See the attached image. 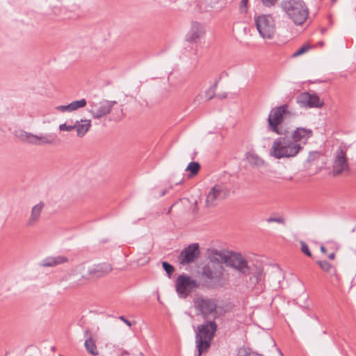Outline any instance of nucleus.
Here are the masks:
<instances>
[{
	"instance_id": "1",
	"label": "nucleus",
	"mask_w": 356,
	"mask_h": 356,
	"mask_svg": "<svg viewBox=\"0 0 356 356\" xmlns=\"http://www.w3.org/2000/svg\"><path fill=\"white\" fill-rule=\"evenodd\" d=\"M312 136L313 131L310 129L297 127L293 129L291 127H288L282 135L274 140L270 155L278 159L294 157L303 149L299 143L306 144Z\"/></svg>"
},
{
	"instance_id": "2",
	"label": "nucleus",
	"mask_w": 356,
	"mask_h": 356,
	"mask_svg": "<svg viewBox=\"0 0 356 356\" xmlns=\"http://www.w3.org/2000/svg\"><path fill=\"white\" fill-rule=\"evenodd\" d=\"M280 7L296 25H302L308 17L309 8L303 0H283Z\"/></svg>"
},
{
	"instance_id": "3",
	"label": "nucleus",
	"mask_w": 356,
	"mask_h": 356,
	"mask_svg": "<svg viewBox=\"0 0 356 356\" xmlns=\"http://www.w3.org/2000/svg\"><path fill=\"white\" fill-rule=\"evenodd\" d=\"M216 330L217 324L214 321H209L198 325L195 338L199 356L208 350Z\"/></svg>"
},
{
	"instance_id": "4",
	"label": "nucleus",
	"mask_w": 356,
	"mask_h": 356,
	"mask_svg": "<svg viewBox=\"0 0 356 356\" xmlns=\"http://www.w3.org/2000/svg\"><path fill=\"white\" fill-rule=\"evenodd\" d=\"M288 104H283L282 106L273 108L268 115V129L279 135H282L284 129L288 126L284 122V115L289 113L288 111Z\"/></svg>"
},
{
	"instance_id": "5",
	"label": "nucleus",
	"mask_w": 356,
	"mask_h": 356,
	"mask_svg": "<svg viewBox=\"0 0 356 356\" xmlns=\"http://www.w3.org/2000/svg\"><path fill=\"white\" fill-rule=\"evenodd\" d=\"M225 268L220 264L207 263L202 269V276L215 286H222L226 280L223 278Z\"/></svg>"
},
{
	"instance_id": "6",
	"label": "nucleus",
	"mask_w": 356,
	"mask_h": 356,
	"mask_svg": "<svg viewBox=\"0 0 356 356\" xmlns=\"http://www.w3.org/2000/svg\"><path fill=\"white\" fill-rule=\"evenodd\" d=\"M229 195V189L222 183L215 184L209 191L206 199L207 207H214Z\"/></svg>"
},
{
	"instance_id": "7",
	"label": "nucleus",
	"mask_w": 356,
	"mask_h": 356,
	"mask_svg": "<svg viewBox=\"0 0 356 356\" xmlns=\"http://www.w3.org/2000/svg\"><path fill=\"white\" fill-rule=\"evenodd\" d=\"M255 25L263 38L270 39L275 33V23L270 15H261L255 19Z\"/></svg>"
},
{
	"instance_id": "8",
	"label": "nucleus",
	"mask_w": 356,
	"mask_h": 356,
	"mask_svg": "<svg viewBox=\"0 0 356 356\" xmlns=\"http://www.w3.org/2000/svg\"><path fill=\"white\" fill-rule=\"evenodd\" d=\"M224 264L245 275L250 271L247 260L240 253L227 251V255L224 256Z\"/></svg>"
},
{
	"instance_id": "9",
	"label": "nucleus",
	"mask_w": 356,
	"mask_h": 356,
	"mask_svg": "<svg viewBox=\"0 0 356 356\" xmlns=\"http://www.w3.org/2000/svg\"><path fill=\"white\" fill-rule=\"evenodd\" d=\"M117 104L115 101H108L103 99L99 102L90 101V108L88 112L90 113L95 119L102 118L110 113L112 107Z\"/></svg>"
},
{
	"instance_id": "10",
	"label": "nucleus",
	"mask_w": 356,
	"mask_h": 356,
	"mask_svg": "<svg viewBox=\"0 0 356 356\" xmlns=\"http://www.w3.org/2000/svg\"><path fill=\"white\" fill-rule=\"evenodd\" d=\"M200 255L198 243H191L179 252V264L186 265L194 262Z\"/></svg>"
},
{
	"instance_id": "11",
	"label": "nucleus",
	"mask_w": 356,
	"mask_h": 356,
	"mask_svg": "<svg viewBox=\"0 0 356 356\" xmlns=\"http://www.w3.org/2000/svg\"><path fill=\"white\" fill-rule=\"evenodd\" d=\"M296 102L302 108H321L324 103L316 93L303 92L296 98Z\"/></svg>"
},
{
	"instance_id": "12",
	"label": "nucleus",
	"mask_w": 356,
	"mask_h": 356,
	"mask_svg": "<svg viewBox=\"0 0 356 356\" xmlns=\"http://www.w3.org/2000/svg\"><path fill=\"white\" fill-rule=\"evenodd\" d=\"M194 307L204 318L216 310V303L214 300L198 297L194 300Z\"/></svg>"
},
{
	"instance_id": "13",
	"label": "nucleus",
	"mask_w": 356,
	"mask_h": 356,
	"mask_svg": "<svg viewBox=\"0 0 356 356\" xmlns=\"http://www.w3.org/2000/svg\"><path fill=\"white\" fill-rule=\"evenodd\" d=\"M200 284L190 276L179 275V296L186 298L199 287Z\"/></svg>"
},
{
	"instance_id": "14",
	"label": "nucleus",
	"mask_w": 356,
	"mask_h": 356,
	"mask_svg": "<svg viewBox=\"0 0 356 356\" xmlns=\"http://www.w3.org/2000/svg\"><path fill=\"white\" fill-rule=\"evenodd\" d=\"M204 26L199 22H194L185 36V41L189 43H197L204 37Z\"/></svg>"
},
{
	"instance_id": "15",
	"label": "nucleus",
	"mask_w": 356,
	"mask_h": 356,
	"mask_svg": "<svg viewBox=\"0 0 356 356\" xmlns=\"http://www.w3.org/2000/svg\"><path fill=\"white\" fill-rule=\"evenodd\" d=\"M348 168V159L346 156V152L340 149L337 152V154L333 163L332 173L334 176L340 175L343 170Z\"/></svg>"
},
{
	"instance_id": "16",
	"label": "nucleus",
	"mask_w": 356,
	"mask_h": 356,
	"mask_svg": "<svg viewBox=\"0 0 356 356\" xmlns=\"http://www.w3.org/2000/svg\"><path fill=\"white\" fill-rule=\"evenodd\" d=\"M206 255L209 260L208 263L220 264L222 265L224 263V256L227 255V252L209 248L206 250Z\"/></svg>"
},
{
	"instance_id": "17",
	"label": "nucleus",
	"mask_w": 356,
	"mask_h": 356,
	"mask_svg": "<svg viewBox=\"0 0 356 356\" xmlns=\"http://www.w3.org/2000/svg\"><path fill=\"white\" fill-rule=\"evenodd\" d=\"M68 261V257L65 256L47 257L41 261L40 266L43 267H54L67 263Z\"/></svg>"
},
{
	"instance_id": "18",
	"label": "nucleus",
	"mask_w": 356,
	"mask_h": 356,
	"mask_svg": "<svg viewBox=\"0 0 356 356\" xmlns=\"http://www.w3.org/2000/svg\"><path fill=\"white\" fill-rule=\"evenodd\" d=\"M112 269V266L110 264L103 263L90 268L88 270V273L91 275H95L97 277H101L110 273Z\"/></svg>"
},
{
	"instance_id": "19",
	"label": "nucleus",
	"mask_w": 356,
	"mask_h": 356,
	"mask_svg": "<svg viewBox=\"0 0 356 356\" xmlns=\"http://www.w3.org/2000/svg\"><path fill=\"white\" fill-rule=\"evenodd\" d=\"M44 206L43 202H40L38 204L35 205L31 210V217L26 222L27 227H33L38 221L42 210Z\"/></svg>"
},
{
	"instance_id": "20",
	"label": "nucleus",
	"mask_w": 356,
	"mask_h": 356,
	"mask_svg": "<svg viewBox=\"0 0 356 356\" xmlns=\"http://www.w3.org/2000/svg\"><path fill=\"white\" fill-rule=\"evenodd\" d=\"M91 127L90 120H83L75 122V129L79 137H83L90 129Z\"/></svg>"
},
{
	"instance_id": "21",
	"label": "nucleus",
	"mask_w": 356,
	"mask_h": 356,
	"mask_svg": "<svg viewBox=\"0 0 356 356\" xmlns=\"http://www.w3.org/2000/svg\"><path fill=\"white\" fill-rule=\"evenodd\" d=\"M218 81H216L213 86H211L207 90H203L202 93L198 95L199 98H204L206 100H210L216 96V89L218 86Z\"/></svg>"
},
{
	"instance_id": "22",
	"label": "nucleus",
	"mask_w": 356,
	"mask_h": 356,
	"mask_svg": "<svg viewBox=\"0 0 356 356\" xmlns=\"http://www.w3.org/2000/svg\"><path fill=\"white\" fill-rule=\"evenodd\" d=\"M84 346L87 352L93 355L97 356L99 355V351L95 343V341L92 338H88L85 340Z\"/></svg>"
},
{
	"instance_id": "23",
	"label": "nucleus",
	"mask_w": 356,
	"mask_h": 356,
	"mask_svg": "<svg viewBox=\"0 0 356 356\" xmlns=\"http://www.w3.org/2000/svg\"><path fill=\"white\" fill-rule=\"evenodd\" d=\"M56 136L54 134H47L44 136H38V145H52L55 143Z\"/></svg>"
},
{
	"instance_id": "24",
	"label": "nucleus",
	"mask_w": 356,
	"mask_h": 356,
	"mask_svg": "<svg viewBox=\"0 0 356 356\" xmlns=\"http://www.w3.org/2000/svg\"><path fill=\"white\" fill-rule=\"evenodd\" d=\"M246 159L252 166H260L264 163V161L257 154L252 152H248Z\"/></svg>"
},
{
	"instance_id": "25",
	"label": "nucleus",
	"mask_w": 356,
	"mask_h": 356,
	"mask_svg": "<svg viewBox=\"0 0 356 356\" xmlns=\"http://www.w3.org/2000/svg\"><path fill=\"white\" fill-rule=\"evenodd\" d=\"M200 165L198 162H196V161H192V162L189 163V164L188 165V166L186 168V171L190 172V175H189L190 177H192L196 175L198 173V172L200 171Z\"/></svg>"
},
{
	"instance_id": "26",
	"label": "nucleus",
	"mask_w": 356,
	"mask_h": 356,
	"mask_svg": "<svg viewBox=\"0 0 356 356\" xmlns=\"http://www.w3.org/2000/svg\"><path fill=\"white\" fill-rule=\"evenodd\" d=\"M263 277V270L261 268H257L256 272L250 277V284L254 286L259 283Z\"/></svg>"
},
{
	"instance_id": "27",
	"label": "nucleus",
	"mask_w": 356,
	"mask_h": 356,
	"mask_svg": "<svg viewBox=\"0 0 356 356\" xmlns=\"http://www.w3.org/2000/svg\"><path fill=\"white\" fill-rule=\"evenodd\" d=\"M70 112L76 111L79 108H83L87 105V101L85 99L73 101L69 104Z\"/></svg>"
},
{
	"instance_id": "28",
	"label": "nucleus",
	"mask_w": 356,
	"mask_h": 356,
	"mask_svg": "<svg viewBox=\"0 0 356 356\" xmlns=\"http://www.w3.org/2000/svg\"><path fill=\"white\" fill-rule=\"evenodd\" d=\"M162 266H163V270L166 272L168 277H170L171 275L172 274V273L175 270V267L172 264L168 263V261H162Z\"/></svg>"
},
{
	"instance_id": "29",
	"label": "nucleus",
	"mask_w": 356,
	"mask_h": 356,
	"mask_svg": "<svg viewBox=\"0 0 356 356\" xmlns=\"http://www.w3.org/2000/svg\"><path fill=\"white\" fill-rule=\"evenodd\" d=\"M310 49V46L307 44H305L302 46L300 49H298L296 51H295L292 54L293 58L298 57L305 53H306Z\"/></svg>"
},
{
	"instance_id": "30",
	"label": "nucleus",
	"mask_w": 356,
	"mask_h": 356,
	"mask_svg": "<svg viewBox=\"0 0 356 356\" xmlns=\"http://www.w3.org/2000/svg\"><path fill=\"white\" fill-rule=\"evenodd\" d=\"M317 264L319 265L320 268L325 272H329L332 268V265L325 260H319L317 261Z\"/></svg>"
},
{
	"instance_id": "31",
	"label": "nucleus",
	"mask_w": 356,
	"mask_h": 356,
	"mask_svg": "<svg viewBox=\"0 0 356 356\" xmlns=\"http://www.w3.org/2000/svg\"><path fill=\"white\" fill-rule=\"evenodd\" d=\"M300 250H301L302 252H303L307 257H312V254L311 251L309 250L307 244L303 241H301L300 242Z\"/></svg>"
},
{
	"instance_id": "32",
	"label": "nucleus",
	"mask_w": 356,
	"mask_h": 356,
	"mask_svg": "<svg viewBox=\"0 0 356 356\" xmlns=\"http://www.w3.org/2000/svg\"><path fill=\"white\" fill-rule=\"evenodd\" d=\"M238 356H262V355L252 353L250 349L243 348L238 351Z\"/></svg>"
},
{
	"instance_id": "33",
	"label": "nucleus",
	"mask_w": 356,
	"mask_h": 356,
	"mask_svg": "<svg viewBox=\"0 0 356 356\" xmlns=\"http://www.w3.org/2000/svg\"><path fill=\"white\" fill-rule=\"evenodd\" d=\"M60 131H71L73 129H75V124H67V122L61 124L58 127Z\"/></svg>"
},
{
	"instance_id": "34",
	"label": "nucleus",
	"mask_w": 356,
	"mask_h": 356,
	"mask_svg": "<svg viewBox=\"0 0 356 356\" xmlns=\"http://www.w3.org/2000/svg\"><path fill=\"white\" fill-rule=\"evenodd\" d=\"M26 138L29 143L38 145V144L36 143H38V136L32 134H26Z\"/></svg>"
},
{
	"instance_id": "35",
	"label": "nucleus",
	"mask_w": 356,
	"mask_h": 356,
	"mask_svg": "<svg viewBox=\"0 0 356 356\" xmlns=\"http://www.w3.org/2000/svg\"><path fill=\"white\" fill-rule=\"evenodd\" d=\"M267 222H277L284 225L285 223L284 218L282 217L279 218H274V217H270L267 220Z\"/></svg>"
},
{
	"instance_id": "36",
	"label": "nucleus",
	"mask_w": 356,
	"mask_h": 356,
	"mask_svg": "<svg viewBox=\"0 0 356 356\" xmlns=\"http://www.w3.org/2000/svg\"><path fill=\"white\" fill-rule=\"evenodd\" d=\"M172 189V186L169 188V189H159L156 188L154 190V193L158 192L159 193V197H161L163 196L165 194L168 193L169 191Z\"/></svg>"
},
{
	"instance_id": "37",
	"label": "nucleus",
	"mask_w": 356,
	"mask_h": 356,
	"mask_svg": "<svg viewBox=\"0 0 356 356\" xmlns=\"http://www.w3.org/2000/svg\"><path fill=\"white\" fill-rule=\"evenodd\" d=\"M56 109L60 112H70V105H61L56 107Z\"/></svg>"
},
{
	"instance_id": "38",
	"label": "nucleus",
	"mask_w": 356,
	"mask_h": 356,
	"mask_svg": "<svg viewBox=\"0 0 356 356\" xmlns=\"http://www.w3.org/2000/svg\"><path fill=\"white\" fill-rule=\"evenodd\" d=\"M277 0H261L262 3L265 6H268V7L275 5L277 3Z\"/></svg>"
},
{
	"instance_id": "39",
	"label": "nucleus",
	"mask_w": 356,
	"mask_h": 356,
	"mask_svg": "<svg viewBox=\"0 0 356 356\" xmlns=\"http://www.w3.org/2000/svg\"><path fill=\"white\" fill-rule=\"evenodd\" d=\"M247 3H248V0H241V1L240 8H241V11H243V10L245 12L247 11V8H246Z\"/></svg>"
},
{
	"instance_id": "40",
	"label": "nucleus",
	"mask_w": 356,
	"mask_h": 356,
	"mask_svg": "<svg viewBox=\"0 0 356 356\" xmlns=\"http://www.w3.org/2000/svg\"><path fill=\"white\" fill-rule=\"evenodd\" d=\"M92 334L89 328H87L84 331L83 337L86 339H88V338H92Z\"/></svg>"
},
{
	"instance_id": "41",
	"label": "nucleus",
	"mask_w": 356,
	"mask_h": 356,
	"mask_svg": "<svg viewBox=\"0 0 356 356\" xmlns=\"http://www.w3.org/2000/svg\"><path fill=\"white\" fill-rule=\"evenodd\" d=\"M191 209H192V212L193 213H195L197 211V200H194L193 202V204L191 205Z\"/></svg>"
},
{
	"instance_id": "42",
	"label": "nucleus",
	"mask_w": 356,
	"mask_h": 356,
	"mask_svg": "<svg viewBox=\"0 0 356 356\" xmlns=\"http://www.w3.org/2000/svg\"><path fill=\"white\" fill-rule=\"evenodd\" d=\"M119 319H120L122 321H123L129 327H131L132 325V323H131V321L127 320L124 316H120L119 317Z\"/></svg>"
},
{
	"instance_id": "43",
	"label": "nucleus",
	"mask_w": 356,
	"mask_h": 356,
	"mask_svg": "<svg viewBox=\"0 0 356 356\" xmlns=\"http://www.w3.org/2000/svg\"><path fill=\"white\" fill-rule=\"evenodd\" d=\"M215 97L219 98V99H225L227 97V94L226 92L222 93V94H218Z\"/></svg>"
},
{
	"instance_id": "44",
	"label": "nucleus",
	"mask_w": 356,
	"mask_h": 356,
	"mask_svg": "<svg viewBox=\"0 0 356 356\" xmlns=\"http://www.w3.org/2000/svg\"><path fill=\"white\" fill-rule=\"evenodd\" d=\"M316 155H317V153H311L309 156L308 160L313 161L314 159H315Z\"/></svg>"
},
{
	"instance_id": "45",
	"label": "nucleus",
	"mask_w": 356,
	"mask_h": 356,
	"mask_svg": "<svg viewBox=\"0 0 356 356\" xmlns=\"http://www.w3.org/2000/svg\"><path fill=\"white\" fill-rule=\"evenodd\" d=\"M175 288L176 292L178 293V289H179V286H178V277H177L176 280H175Z\"/></svg>"
},
{
	"instance_id": "46",
	"label": "nucleus",
	"mask_w": 356,
	"mask_h": 356,
	"mask_svg": "<svg viewBox=\"0 0 356 356\" xmlns=\"http://www.w3.org/2000/svg\"><path fill=\"white\" fill-rule=\"evenodd\" d=\"M320 250H321V252L324 253V254L326 253V252H327L326 248L323 245L321 246Z\"/></svg>"
},
{
	"instance_id": "47",
	"label": "nucleus",
	"mask_w": 356,
	"mask_h": 356,
	"mask_svg": "<svg viewBox=\"0 0 356 356\" xmlns=\"http://www.w3.org/2000/svg\"><path fill=\"white\" fill-rule=\"evenodd\" d=\"M179 201L181 202L182 204L189 202L188 199H186V198H184V199L179 198Z\"/></svg>"
},
{
	"instance_id": "48",
	"label": "nucleus",
	"mask_w": 356,
	"mask_h": 356,
	"mask_svg": "<svg viewBox=\"0 0 356 356\" xmlns=\"http://www.w3.org/2000/svg\"><path fill=\"white\" fill-rule=\"evenodd\" d=\"M334 257H335V254H334V252H332V253H330V254L328 255V258H329L330 259H334Z\"/></svg>"
},
{
	"instance_id": "49",
	"label": "nucleus",
	"mask_w": 356,
	"mask_h": 356,
	"mask_svg": "<svg viewBox=\"0 0 356 356\" xmlns=\"http://www.w3.org/2000/svg\"><path fill=\"white\" fill-rule=\"evenodd\" d=\"M129 355V352L127 350L123 351L120 356L128 355Z\"/></svg>"
},
{
	"instance_id": "50",
	"label": "nucleus",
	"mask_w": 356,
	"mask_h": 356,
	"mask_svg": "<svg viewBox=\"0 0 356 356\" xmlns=\"http://www.w3.org/2000/svg\"><path fill=\"white\" fill-rule=\"evenodd\" d=\"M323 44H324V43H323V42L321 41V42H318L317 45H318V46H321H321H323Z\"/></svg>"
},
{
	"instance_id": "51",
	"label": "nucleus",
	"mask_w": 356,
	"mask_h": 356,
	"mask_svg": "<svg viewBox=\"0 0 356 356\" xmlns=\"http://www.w3.org/2000/svg\"><path fill=\"white\" fill-rule=\"evenodd\" d=\"M325 32H326V29H325V28H322V29H321V33H325Z\"/></svg>"
},
{
	"instance_id": "52",
	"label": "nucleus",
	"mask_w": 356,
	"mask_h": 356,
	"mask_svg": "<svg viewBox=\"0 0 356 356\" xmlns=\"http://www.w3.org/2000/svg\"><path fill=\"white\" fill-rule=\"evenodd\" d=\"M172 76V74H170V76H168V81H170V79H171Z\"/></svg>"
},
{
	"instance_id": "53",
	"label": "nucleus",
	"mask_w": 356,
	"mask_h": 356,
	"mask_svg": "<svg viewBox=\"0 0 356 356\" xmlns=\"http://www.w3.org/2000/svg\"><path fill=\"white\" fill-rule=\"evenodd\" d=\"M55 349H56V348H55L54 346H52V347H51V350H52L53 351H54V350H55Z\"/></svg>"
},
{
	"instance_id": "54",
	"label": "nucleus",
	"mask_w": 356,
	"mask_h": 356,
	"mask_svg": "<svg viewBox=\"0 0 356 356\" xmlns=\"http://www.w3.org/2000/svg\"><path fill=\"white\" fill-rule=\"evenodd\" d=\"M175 204H176V203L172 204V206H171V207H173L175 205ZM172 209V208H170V209Z\"/></svg>"
},
{
	"instance_id": "55",
	"label": "nucleus",
	"mask_w": 356,
	"mask_h": 356,
	"mask_svg": "<svg viewBox=\"0 0 356 356\" xmlns=\"http://www.w3.org/2000/svg\"><path fill=\"white\" fill-rule=\"evenodd\" d=\"M59 356H64V355H60Z\"/></svg>"
},
{
	"instance_id": "56",
	"label": "nucleus",
	"mask_w": 356,
	"mask_h": 356,
	"mask_svg": "<svg viewBox=\"0 0 356 356\" xmlns=\"http://www.w3.org/2000/svg\"><path fill=\"white\" fill-rule=\"evenodd\" d=\"M332 1H335L336 0H332Z\"/></svg>"
}]
</instances>
